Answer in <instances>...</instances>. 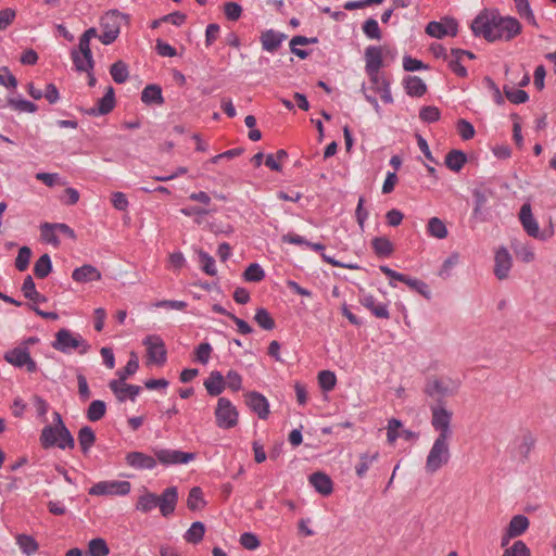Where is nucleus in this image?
I'll return each mask as SVG.
<instances>
[{
  "label": "nucleus",
  "mask_w": 556,
  "mask_h": 556,
  "mask_svg": "<svg viewBox=\"0 0 556 556\" xmlns=\"http://www.w3.org/2000/svg\"><path fill=\"white\" fill-rule=\"evenodd\" d=\"M452 418L453 413L443 405L431 406V426L439 434L426 459L425 469L430 475H433L450 462V440L453 435Z\"/></svg>",
  "instance_id": "obj_1"
},
{
  "label": "nucleus",
  "mask_w": 556,
  "mask_h": 556,
  "mask_svg": "<svg viewBox=\"0 0 556 556\" xmlns=\"http://www.w3.org/2000/svg\"><path fill=\"white\" fill-rule=\"evenodd\" d=\"M471 29L488 41L510 40L521 31V24L515 17L485 10L472 21Z\"/></svg>",
  "instance_id": "obj_2"
},
{
  "label": "nucleus",
  "mask_w": 556,
  "mask_h": 556,
  "mask_svg": "<svg viewBox=\"0 0 556 556\" xmlns=\"http://www.w3.org/2000/svg\"><path fill=\"white\" fill-rule=\"evenodd\" d=\"M52 346L64 354L77 351L78 354L84 355L90 350V344L79 333H74L65 328L55 333Z\"/></svg>",
  "instance_id": "obj_3"
},
{
  "label": "nucleus",
  "mask_w": 556,
  "mask_h": 556,
  "mask_svg": "<svg viewBox=\"0 0 556 556\" xmlns=\"http://www.w3.org/2000/svg\"><path fill=\"white\" fill-rule=\"evenodd\" d=\"M238 410L226 397H219L215 408L216 425L222 429H231L238 424Z\"/></svg>",
  "instance_id": "obj_4"
},
{
  "label": "nucleus",
  "mask_w": 556,
  "mask_h": 556,
  "mask_svg": "<svg viewBox=\"0 0 556 556\" xmlns=\"http://www.w3.org/2000/svg\"><path fill=\"white\" fill-rule=\"evenodd\" d=\"M102 34L99 36L103 45H111L116 40L121 29V15L117 11L105 13L100 21Z\"/></svg>",
  "instance_id": "obj_5"
},
{
  "label": "nucleus",
  "mask_w": 556,
  "mask_h": 556,
  "mask_svg": "<svg viewBox=\"0 0 556 556\" xmlns=\"http://www.w3.org/2000/svg\"><path fill=\"white\" fill-rule=\"evenodd\" d=\"M155 458L164 466L188 464L195 459V453H188L170 448H154Z\"/></svg>",
  "instance_id": "obj_6"
},
{
  "label": "nucleus",
  "mask_w": 556,
  "mask_h": 556,
  "mask_svg": "<svg viewBox=\"0 0 556 556\" xmlns=\"http://www.w3.org/2000/svg\"><path fill=\"white\" fill-rule=\"evenodd\" d=\"M143 344L147 348L148 361L159 366L165 364L167 359V351L165 343L160 336L150 334L143 340Z\"/></svg>",
  "instance_id": "obj_7"
},
{
  "label": "nucleus",
  "mask_w": 556,
  "mask_h": 556,
  "mask_svg": "<svg viewBox=\"0 0 556 556\" xmlns=\"http://www.w3.org/2000/svg\"><path fill=\"white\" fill-rule=\"evenodd\" d=\"M128 481H100L89 489L90 495H127L130 492Z\"/></svg>",
  "instance_id": "obj_8"
},
{
  "label": "nucleus",
  "mask_w": 556,
  "mask_h": 556,
  "mask_svg": "<svg viewBox=\"0 0 556 556\" xmlns=\"http://www.w3.org/2000/svg\"><path fill=\"white\" fill-rule=\"evenodd\" d=\"M4 359L18 368L26 367L28 372L37 370L36 362L30 357L29 351L25 346H17L4 354Z\"/></svg>",
  "instance_id": "obj_9"
},
{
  "label": "nucleus",
  "mask_w": 556,
  "mask_h": 556,
  "mask_svg": "<svg viewBox=\"0 0 556 556\" xmlns=\"http://www.w3.org/2000/svg\"><path fill=\"white\" fill-rule=\"evenodd\" d=\"M458 31V23L452 17H444L440 22L428 23L426 33L434 38L441 39L445 36L455 37Z\"/></svg>",
  "instance_id": "obj_10"
},
{
  "label": "nucleus",
  "mask_w": 556,
  "mask_h": 556,
  "mask_svg": "<svg viewBox=\"0 0 556 556\" xmlns=\"http://www.w3.org/2000/svg\"><path fill=\"white\" fill-rule=\"evenodd\" d=\"M456 391L457 386L450 379L430 380L425 388V392L438 401L454 395Z\"/></svg>",
  "instance_id": "obj_11"
},
{
  "label": "nucleus",
  "mask_w": 556,
  "mask_h": 556,
  "mask_svg": "<svg viewBox=\"0 0 556 556\" xmlns=\"http://www.w3.org/2000/svg\"><path fill=\"white\" fill-rule=\"evenodd\" d=\"M40 444L43 448H50L52 446H58L62 450L65 448H74L75 445H70L67 443V439L63 437L61 429L49 425L46 426L40 434Z\"/></svg>",
  "instance_id": "obj_12"
},
{
  "label": "nucleus",
  "mask_w": 556,
  "mask_h": 556,
  "mask_svg": "<svg viewBox=\"0 0 556 556\" xmlns=\"http://www.w3.org/2000/svg\"><path fill=\"white\" fill-rule=\"evenodd\" d=\"M519 217L525 230L529 236L545 240L553 235V230H551L547 236H545L543 232H540L539 225L533 218L530 204L526 203L521 206Z\"/></svg>",
  "instance_id": "obj_13"
},
{
  "label": "nucleus",
  "mask_w": 556,
  "mask_h": 556,
  "mask_svg": "<svg viewBox=\"0 0 556 556\" xmlns=\"http://www.w3.org/2000/svg\"><path fill=\"white\" fill-rule=\"evenodd\" d=\"M403 438L406 441H415L418 439V433L402 428V422L399 419L391 418L388 421L387 439L390 444H393L396 439Z\"/></svg>",
  "instance_id": "obj_14"
},
{
  "label": "nucleus",
  "mask_w": 556,
  "mask_h": 556,
  "mask_svg": "<svg viewBox=\"0 0 556 556\" xmlns=\"http://www.w3.org/2000/svg\"><path fill=\"white\" fill-rule=\"evenodd\" d=\"M494 262V275L500 280L506 279L513 265L511 256L506 248L502 247L496 250Z\"/></svg>",
  "instance_id": "obj_15"
},
{
  "label": "nucleus",
  "mask_w": 556,
  "mask_h": 556,
  "mask_svg": "<svg viewBox=\"0 0 556 556\" xmlns=\"http://www.w3.org/2000/svg\"><path fill=\"white\" fill-rule=\"evenodd\" d=\"M157 507L162 516L167 517L174 513L177 501H178V491L176 486H169L163 491V493L157 496Z\"/></svg>",
  "instance_id": "obj_16"
},
{
  "label": "nucleus",
  "mask_w": 556,
  "mask_h": 556,
  "mask_svg": "<svg viewBox=\"0 0 556 556\" xmlns=\"http://www.w3.org/2000/svg\"><path fill=\"white\" fill-rule=\"evenodd\" d=\"M102 278L101 271L91 264H84L72 273V279L78 283L99 281Z\"/></svg>",
  "instance_id": "obj_17"
},
{
  "label": "nucleus",
  "mask_w": 556,
  "mask_h": 556,
  "mask_svg": "<svg viewBox=\"0 0 556 556\" xmlns=\"http://www.w3.org/2000/svg\"><path fill=\"white\" fill-rule=\"evenodd\" d=\"M247 404L261 419H266L269 415V404L267 399L258 392L247 394Z\"/></svg>",
  "instance_id": "obj_18"
},
{
  "label": "nucleus",
  "mask_w": 556,
  "mask_h": 556,
  "mask_svg": "<svg viewBox=\"0 0 556 556\" xmlns=\"http://www.w3.org/2000/svg\"><path fill=\"white\" fill-rule=\"evenodd\" d=\"M125 460L129 467L138 470L153 469L156 466V459L142 452H129L126 455Z\"/></svg>",
  "instance_id": "obj_19"
},
{
  "label": "nucleus",
  "mask_w": 556,
  "mask_h": 556,
  "mask_svg": "<svg viewBox=\"0 0 556 556\" xmlns=\"http://www.w3.org/2000/svg\"><path fill=\"white\" fill-rule=\"evenodd\" d=\"M115 106V96L113 87H109L105 94L98 100L97 106L86 110V113L91 116L105 115L110 113Z\"/></svg>",
  "instance_id": "obj_20"
},
{
  "label": "nucleus",
  "mask_w": 556,
  "mask_h": 556,
  "mask_svg": "<svg viewBox=\"0 0 556 556\" xmlns=\"http://www.w3.org/2000/svg\"><path fill=\"white\" fill-rule=\"evenodd\" d=\"M366 72L368 76L378 74L382 66V51L381 48L369 46L365 50Z\"/></svg>",
  "instance_id": "obj_21"
},
{
  "label": "nucleus",
  "mask_w": 556,
  "mask_h": 556,
  "mask_svg": "<svg viewBox=\"0 0 556 556\" xmlns=\"http://www.w3.org/2000/svg\"><path fill=\"white\" fill-rule=\"evenodd\" d=\"M369 78H370V83H371L370 89H372L375 92L379 93L381 97V100L384 103H392L393 98L391 94L390 81L380 73L370 75Z\"/></svg>",
  "instance_id": "obj_22"
},
{
  "label": "nucleus",
  "mask_w": 556,
  "mask_h": 556,
  "mask_svg": "<svg viewBox=\"0 0 556 556\" xmlns=\"http://www.w3.org/2000/svg\"><path fill=\"white\" fill-rule=\"evenodd\" d=\"M287 36L282 33H278L274 29H268L261 35V43L263 50L267 52H275L281 46L282 41Z\"/></svg>",
  "instance_id": "obj_23"
},
{
  "label": "nucleus",
  "mask_w": 556,
  "mask_h": 556,
  "mask_svg": "<svg viewBox=\"0 0 556 556\" xmlns=\"http://www.w3.org/2000/svg\"><path fill=\"white\" fill-rule=\"evenodd\" d=\"M309 482L314 489L321 495H329L332 493L333 483L329 476L324 472H314L309 476Z\"/></svg>",
  "instance_id": "obj_24"
},
{
  "label": "nucleus",
  "mask_w": 556,
  "mask_h": 556,
  "mask_svg": "<svg viewBox=\"0 0 556 556\" xmlns=\"http://www.w3.org/2000/svg\"><path fill=\"white\" fill-rule=\"evenodd\" d=\"M204 387L210 395L217 396L225 390L226 381L219 371L213 370L204 381Z\"/></svg>",
  "instance_id": "obj_25"
},
{
  "label": "nucleus",
  "mask_w": 556,
  "mask_h": 556,
  "mask_svg": "<svg viewBox=\"0 0 556 556\" xmlns=\"http://www.w3.org/2000/svg\"><path fill=\"white\" fill-rule=\"evenodd\" d=\"M16 545L20 551L26 556L35 555L39 549V544L36 539L29 534L20 533L15 535Z\"/></svg>",
  "instance_id": "obj_26"
},
{
  "label": "nucleus",
  "mask_w": 556,
  "mask_h": 556,
  "mask_svg": "<svg viewBox=\"0 0 556 556\" xmlns=\"http://www.w3.org/2000/svg\"><path fill=\"white\" fill-rule=\"evenodd\" d=\"M361 303L368 308L378 318H389L388 306L384 303H378L370 294H364L361 298Z\"/></svg>",
  "instance_id": "obj_27"
},
{
  "label": "nucleus",
  "mask_w": 556,
  "mask_h": 556,
  "mask_svg": "<svg viewBox=\"0 0 556 556\" xmlns=\"http://www.w3.org/2000/svg\"><path fill=\"white\" fill-rule=\"evenodd\" d=\"M141 101L148 105L163 104L164 98L162 94V88L154 84L146 86L141 92Z\"/></svg>",
  "instance_id": "obj_28"
},
{
  "label": "nucleus",
  "mask_w": 556,
  "mask_h": 556,
  "mask_svg": "<svg viewBox=\"0 0 556 556\" xmlns=\"http://www.w3.org/2000/svg\"><path fill=\"white\" fill-rule=\"evenodd\" d=\"M404 88L410 97H421L427 91L425 81L418 76H408L404 79Z\"/></svg>",
  "instance_id": "obj_29"
},
{
  "label": "nucleus",
  "mask_w": 556,
  "mask_h": 556,
  "mask_svg": "<svg viewBox=\"0 0 556 556\" xmlns=\"http://www.w3.org/2000/svg\"><path fill=\"white\" fill-rule=\"evenodd\" d=\"M466 162V154L459 150H452L445 156V165L447 168L456 173L463 168Z\"/></svg>",
  "instance_id": "obj_30"
},
{
  "label": "nucleus",
  "mask_w": 556,
  "mask_h": 556,
  "mask_svg": "<svg viewBox=\"0 0 556 556\" xmlns=\"http://www.w3.org/2000/svg\"><path fill=\"white\" fill-rule=\"evenodd\" d=\"M22 292L24 294V296L30 301H33L34 303H38V302H46L47 299L46 296L41 295L37 290H36V286H35V282L31 278V276H27L25 279H24V282H23V286H22Z\"/></svg>",
  "instance_id": "obj_31"
},
{
  "label": "nucleus",
  "mask_w": 556,
  "mask_h": 556,
  "mask_svg": "<svg viewBox=\"0 0 556 556\" xmlns=\"http://www.w3.org/2000/svg\"><path fill=\"white\" fill-rule=\"evenodd\" d=\"M529 527V520L523 515H516L509 521L507 527L509 536H519L521 535Z\"/></svg>",
  "instance_id": "obj_32"
},
{
  "label": "nucleus",
  "mask_w": 556,
  "mask_h": 556,
  "mask_svg": "<svg viewBox=\"0 0 556 556\" xmlns=\"http://www.w3.org/2000/svg\"><path fill=\"white\" fill-rule=\"evenodd\" d=\"M78 442L83 453L87 454L96 442V434L91 427L85 426L79 430Z\"/></svg>",
  "instance_id": "obj_33"
},
{
  "label": "nucleus",
  "mask_w": 556,
  "mask_h": 556,
  "mask_svg": "<svg viewBox=\"0 0 556 556\" xmlns=\"http://www.w3.org/2000/svg\"><path fill=\"white\" fill-rule=\"evenodd\" d=\"M157 495L146 491L142 495L139 496L136 504V509L142 513H149L155 507H157Z\"/></svg>",
  "instance_id": "obj_34"
},
{
  "label": "nucleus",
  "mask_w": 556,
  "mask_h": 556,
  "mask_svg": "<svg viewBox=\"0 0 556 556\" xmlns=\"http://www.w3.org/2000/svg\"><path fill=\"white\" fill-rule=\"evenodd\" d=\"M379 458V452L374 453H363L359 456V463L355 466V472L357 477H365L368 471L370 465Z\"/></svg>",
  "instance_id": "obj_35"
},
{
  "label": "nucleus",
  "mask_w": 556,
  "mask_h": 556,
  "mask_svg": "<svg viewBox=\"0 0 556 556\" xmlns=\"http://www.w3.org/2000/svg\"><path fill=\"white\" fill-rule=\"evenodd\" d=\"M428 232L437 239H445L448 235L447 228L439 217H431L428 222Z\"/></svg>",
  "instance_id": "obj_36"
},
{
  "label": "nucleus",
  "mask_w": 556,
  "mask_h": 556,
  "mask_svg": "<svg viewBox=\"0 0 556 556\" xmlns=\"http://www.w3.org/2000/svg\"><path fill=\"white\" fill-rule=\"evenodd\" d=\"M110 74L116 84H124L129 76L128 66L125 62L117 61L111 65Z\"/></svg>",
  "instance_id": "obj_37"
},
{
  "label": "nucleus",
  "mask_w": 556,
  "mask_h": 556,
  "mask_svg": "<svg viewBox=\"0 0 556 556\" xmlns=\"http://www.w3.org/2000/svg\"><path fill=\"white\" fill-rule=\"evenodd\" d=\"M52 270L51 258L48 254L41 255L35 263L34 274L37 278H46Z\"/></svg>",
  "instance_id": "obj_38"
},
{
  "label": "nucleus",
  "mask_w": 556,
  "mask_h": 556,
  "mask_svg": "<svg viewBox=\"0 0 556 556\" xmlns=\"http://www.w3.org/2000/svg\"><path fill=\"white\" fill-rule=\"evenodd\" d=\"M106 412V405L101 400H94L90 403L88 409H87V418L94 422L102 419Z\"/></svg>",
  "instance_id": "obj_39"
},
{
  "label": "nucleus",
  "mask_w": 556,
  "mask_h": 556,
  "mask_svg": "<svg viewBox=\"0 0 556 556\" xmlns=\"http://www.w3.org/2000/svg\"><path fill=\"white\" fill-rule=\"evenodd\" d=\"M87 554L90 556H108L110 548L103 539L96 538L89 541Z\"/></svg>",
  "instance_id": "obj_40"
},
{
  "label": "nucleus",
  "mask_w": 556,
  "mask_h": 556,
  "mask_svg": "<svg viewBox=\"0 0 556 556\" xmlns=\"http://www.w3.org/2000/svg\"><path fill=\"white\" fill-rule=\"evenodd\" d=\"M372 249L378 256H389L393 252L392 242L386 237H377L371 242Z\"/></svg>",
  "instance_id": "obj_41"
},
{
  "label": "nucleus",
  "mask_w": 556,
  "mask_h": 556,
  "mask_svg": "<svg viewBox=\"0 0 556 556\" xmlns=\"http://www.w3.org/2000/svg\"><path fill=\"white\" fill-rule=\"evenodd\" d=\"M254 320L264 330H273L276 325L268 311L263 307L256 309Z\"/></svg>",
  "instance_id": "obj_42"
},
{
  "label": "nucleus",
  "mask_w": 556,
  "mask_h": 556,
  "mask_svg": "<svg viewBox=\"0 0 556 556\" xmlns=\"http://www.w3.org/2000/svg\"><path fill=\"white\" fill-rule=\"evenodd\" d=\"M205 505L202 490L199 486H194L190 490L187 506L190 510L201 509Z\"/></svg>",
  "instance_id": "obj_43"
},
{
  "label": "nucleus",
  "mask_w": 556,
  "mask_h": 556,
  "mask_svg": "<svg viewBox=\"0 0 556 556\" xmlns=\"http://www.w3.org/2000/svg\"><path fill=\"white\" fill-rule=\"evenodd\" d=\"M205 527L202 522L195 521L191 525L185 534V540L189 543H199L204 535Z\"/></svg>",
  "instance_id": "obj_44"
},
{
  "label": "nucleus",
  "mask_w": 556,
  "mask_h": 556,
  "mask_svg": "<svg viewBox=\"0 0 556 556\" xmlns=\"http://www.w3.org/2000/svg\"><path fill=\"white\" fill-rule=\"evenodd\" d=\"M198 256L202 270L210 276H215L217 274L215 260L204 251H199Z\"/></svg>",
  "instance_id": "obj_45"
},
{
  "label": "nucleus",
  "mask_w": 556,
  "mask_h": 556,
  "mask_svg": "<svg viewBox=\"0 0 556 556\" xmlns=\"http://www.w3.org/2000/svg\"><path fill=\"white\" fill-rule=\"evenodd\" d=\"M445 59L448 62L450 68L459 77H465L467 75V70L462 64L463 58L458 54H453V49L451 50L450 55H445Z\"/></svg>",
  "instance_id": "obj_46"
},
{
  "label": "nucleus",
  "mask_w": 556,
  "mask_h": 556,
  "mask_svg": "<svg viewBox=\"0 0 556 556\" xmlns=\"http://www.w3.org/2000/svg\"><path fill=\"white\" fill-rule=\"evenodd\" d=\"M72 58L77 71L89 73L93 68V58L88 59L77 51H73Z\"/></svg>",
  "instance_id": "obj_47"
},
{
  "label": "nucleus",
  "mask_w": 556,
  "mask_h": 556,
  "mask_svg": "<svg viewBox=\"0 0 556 556\" xmlns=\"http://www.w3.org/2000/svg\"><path fill=\"white\" fill-rule=\"evenodd\" d=\"M36 179L48 187L65 186L67 184L58 173H37Z\"/></svg>",
  "instance_id": "obj_48"
},
{
  "label": "nucleus",
  "mask_w": 556,
  "mask_h": 556,
  "mask_svg": "<svg viewBox=\"0 0 556 556\" xmlns=\"http://www.w3.org/2000/svg\"><path fill=\"white\" fill-rule=\"evenodd\" d=\"M243 277L249 282H258L264 279L265 273L257 263H252L244 270Z\"/></svg>",
  "instance_id": "obj_49"
},
{
  "label": "nucleus",
  "mask_w": 556,
  "mask_h": 556,
  "mask_svg": "<svg viewBox=\"0 0 556 556\" xmlns=\"http://www.w3.org/2000/svg\"><path fill=\"white\" fill-rule=\"evenodd\" d=\"M405 285H407L410 289L417 291L419 294L424 295L425 298H430V290L426 282L422 280H419L417 278H412L405 275V278L403 280Z\"/></svg>",
  "instance_id": "obj_50"
},
{
  "label": "nucleus",
  "mask_w": 556,
  "mask_h": 556,
  "mask_svg": "<svg viewBox=\"0 0 556 556\" xmlns=\"http://www.w3.org/2000/svg\"><path fill=\"white\" fill-rule=\"evenodd\" d=\"M30 257H31V250L28 247H22L18 250V254L15 258L16 269L20 271H25L29 266Z\"/></svg>",
  "instance_id": "obj_51"
},
{
  "label": "nucleus",
  "mask_w": 556,
  "mask_h": 556,
  "mask_svg": "<svg viewBox=\"0 0 556 556\" xmlns=\"http://www.w3.org/2000/svg\"><path fill=\"white\" fill-rule=\"evenodd\" d=\"M139 367L138 357L136 353L130 354V358L127 362L126 366L123 370L117 371V376L121 378V381H125L127 377L134 375Z\"/></svg>",
  "instance_id": "obj_52"
},
{
  "label": "nucleus",
  "mask_w": 556,
  "mask_h": 556,
  "mask_svg": "<svg viewBox=\"0 0 556 556\" xmlns=\"http://www.w3.org/2000/svg\"><path fill=\"white\" fill-rule=\"evenodd\" d=\"M318 382L323 390L331 391L337 382L336 375L330 370H321L318 374Z\"/></svg>",
  "instance_id": "obj_53"
},
{
  "label": "nucleus",
  "mask_w": 556,
  "mask_h": 556,
  "mask_svg": "<svg viewBox=\"0 0 556 556\" xmlns=\"http://www.w3.org/2000/svg\"><path fill=\"white\" fill-rule=\"evenodd\" d=\"M504 93L506 98L515 104L525 103L528 101L529 96L526 91L521 89H511L508 87H504Z\"/></svg>",
  "instance_id": "obj_54"
},
{
  "label": "nucleus",
  "mask_w": 556,
  "mask_h": 556,
  "mask_svg": "<svg viewBox=\"0 0 556 556\" xmlns=\"http://www.w3.org/2000/svg\"><path fill=\"white\" fill-rule=\"evenodd\" d=\"M40 229L41 237L46 242L51 243L53 245H59L60 240L58 238V233L55 228L53 227V224L45 223L41 225Z\"/></svg>",
  "instance_id": "obj_55"
},
{
  "label": "nucleus",
  "mask_w": 556,
  "mask_h": 556,
  "mask_svg": "<svg viewBox=\"0 0 556 556\" xmlns=\"http://www.w3.org/2000/svg\"><path fill=\"white\" fill-rule=\"evenodd\" d=\"M515 4L520 16L526 17L533 25L536 24L534 14L528 0H516Z\"/></svg>",
  "instance_id": "obj_56"
},
{
  "label": "nucleus",
  "mask_w": 556,
  "mask_h": 556,
  "mask_svg": "<svg viewBox=\"0 0 556 556\" xmlns=\"http://www.w3.org/2000/svg\"><path fill=\"white\" fill-rule=\"evenodd\" d=\"M363 31L368 38H371V39H380L381 38V33H380L378 22L374 18H368L363 24Z\"/></svg>",
  "instance_id": "obj_57"
},
{
  "label": "nucleus",
  "mask_w": 556,
  "mask_h": 556,
  "mask_svg": "<svg viewBox=\"0 0 556 556\" xmlns=\"http://www.w3.org/2000/svg\"><path fill=\"white\" fill-rule=\"evenodd\" d=\"M9 104L14 110L20 111V112L35 113L37 111V105L28 100L10 99Z\"/></svg>",
  "instance_id": "obj_58"
},
{
  "label": "nucleus",
  "mask_w": 556,
  "mask_h": 556,
  "mask_svg": "<svg viewBox=\"0 0 556 556\" xmlns=\"http://www.w3.org/2000/svg\"><path fill=\"white\" fill-rule=\"evenodd\" d=\"M459 254L454 252L452 253L442 264L439 275L442 278H447L451 274L452 268L458 263Z\"/></svg>",
  "instance_id": "obj_59"
},
{
  "label": "nucleus",
  "mask_w": 556,
  "mask_h": 556,
  "mask_svg": "<svg viewBox=\"0 0 556 556\" xmlns=\"http://www.w3.org/2000/svg\"><path fill=\"white\" fill-rule=\"evenodd\" d=\"M503 556H530V551L522 541H516L511 547L506 548Z\"/></svg>",
  "instance_id": "obj_60"
},
{
  "label": "nucleus",
  "mask_w": 556,
  "mask_h": 556,
  "mask_svg": "<svg viewBox=\"0 0 556 556\" xmlns=\"http://www.w3.org/2000/svg\"><path fill=\"white\" fill-rule=\"evenodd\" d=\"M419 117L427 123H433L439 121L440 111L437 106H424L419 112Z\"/></svg>",
  "instance_id": "obj_61"
},
{
  "label": "nucleus",
  "mask_w": 556,
  "mask_h": 556,
  "mask_svg": "<svg viewBox=\"0 0 556 556\" xmlns=\"http://www.w3.org/2000/svg\"><path fill=\"white\" fill-rule=\"evenodd\" d=\"M212 350L213 349L210 343H201L195 350V359L203 365L207 364Z\"/></svg>",
  "instance_id": "obj_62"
},
{
  "label": "nucleus",
  "mask_w": 556,
  "mask_h": 556,
  "mask_svg": "<svg viewBox=\"0 0 556 556\" xmlns=\"http://www.w3.org/2000/svg\"><path fill=\"white\" fill-rule=\"evenodd\" d=\"M457 130L459 136L464 140H469L475 136V128L471 123L466 119H459L457 122Z\"/></svg>",
  "instance_id": "obj_63"
},
{
  "label": "nucleus",
  "mask_w": 556,
  "mask_h": 556,
  "mask_svg": "<svg viewBox=\"0 0 556 556\" xmlns=\"http://www.w3.org/2000/svg\"><path fill=\"white\" fill-rule=\"evenodd\" d=\"M240 544L249 551H254L260 546L261 543L255 534L245 532L240 536Z\"/></svg>",
  "instance_id": "obj_64"
}]
</instances>
